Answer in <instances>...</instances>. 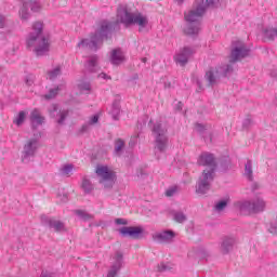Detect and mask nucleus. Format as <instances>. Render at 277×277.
<instances>
[{
  "label": "nucleus",
  "mask_w": 277,
  "mask_h": 277,
  "mask_svg": "<svg viewBox=\"0 0 277 277\" xmlns=\"http://www.w3.org/2000/svg\"><path fill=\"white\" fill-rule=\"evenodd\" d=\"M196 129L198 133H205V131H207V127L202 123H196Z\"/></svg>",
  "instance_id": "obj_43"
},
{
  "label": "nucleus",
  "mask_w": 277,
  "mask_h": 277,
  "mask_svg": "<svg viewBox=\"0 0 277 277\" xmlns=\"http://www.w3.org/2000/svg\"><path fill=\"white\" fill-rule=\"evenodd\" d=\"M205 79L208 83V88H214V85L222 79V76L220 75V71L217 70V67L210 68L206 75Z\"/></svg>",
  "instance_id": "obj_14"
},
{
  "label": "nucleus",
  "mask_w": 277,
  "mask_h": 277,
  "mask_svg": "<svg viewBox=\"0 0 277 277\" xmlns=\"http://www.w3.org/2000/svg\"><path fill=\"white\" fill-rule=\"evenodd\" d=\"M158 272H170L172 269V264L170 263H160L158 264Z\"/></svg>",
  "instance_id": "obj_37"
},
{
  "label": "nucleus",
  "mask_w": 277,
  "mask_h": 277,
  "mask_svg": "<svg viewBox=\"0 0 277 277\" xmlns=\"http://www.w3.org/2000/svg\"><path fill=\"white\" fill-rule=\"evenodd\" d=\"M197 163L199 166L207 167L199 176L196 183V194L205 196V194L211 192V183L215 181V170H217V161H215V155L203 151L198 157Z\"/></svg>",
  "instance_id": "obj_3"
},
{
  "label": "nucleus",
  "mask_w": 277,
  "mask_h": 277,
  "mask_svg": "<svg viewBox=\"0 0 277 277\" xmlns=\"http://www.w3.org/2000/svg\"><path fill=\"white\" fill-rule=\"evenodd\" d=\"M34 31L28 35L26 44L27 49H31L35 47L34 52L36 53L37 57H42V55H47L49 53V49L51 47V42H49V36L45 37L42 35L43 31V24L41 22H36L32 25Z\"/></svg>",
  "instance_id": "obj_4"
},
{
  "label": "nucleus",
  "mask_w": 277,
  "mask_h": 277,
  "mask_svg": "<svg viewBox=\"0 0 277 277\" xmlns=\"http://www.w3.org/2000/svg\"><path fill=\"white\" fill-rule=\"evenodd\" d=\"M88 129H90L89 124H83L80 129V133H87Z\"/></svg>",
  "instance_id": "obj_50"
},
{
  "label": "nucleus",
  "mask_w": 277,
  "mask_h": 277,
  "mask_svg": "<svg viewBox=\"0 0 277 277\" xmlns=\"http://www.w3.org/2000/svg\"><path fill=\"white\" fill-rule=\"evenodd\" d=\"M136 79H140V76H138L137 74H134V75L132 76V80H133V81H136Z\"/></svg>",
  "instance_id": "obj_55"
},
{
  "label": "nucleus",
  "mask_w": 277,
  "mask_h": 277,
  "mask_svg": "<svg viewBox=\"0 0 277 277\" xmlns=\"http://www.w3.org/2000/svg\"><path fill=\"white\" fill-rule=\"evenodd\" d=\"M151 135L155 137V148L159 153H166L168 148V126L163 121H156L151 128Z\"/></svg>",
  "instance_id": "obj_7"
},
{
  "label": "nucleus",
  "mask_w": 277,
  "mask_h": 277,
  "mask_svg": "<svg viewBox=\"0 0 277 277\" xmlns=\"http://www.w3.org/2000/svg\"><path fill=\"white\" fill-rule=\"evenodd\" d=\"M263 36L266 40L274 41L277 38V27H266L263 29Z\"/></svg>",
  "instance_id": "obj_23"
},
{
  "label": "nucleus",
  "mask_w": 277,
  "mask_h": 277,
  "mask_svg": "<svg viewBox=\"0 0 277 277\" xmlns=\"http://www.w3.org/2000/svg\"><path fill=\"white\" fill-rule=\"evenodd\" d=\"M5 27V16L0 15V29Z\"/></svg>",
  "instance_id": "obj_48"
},
{
  "label": "nucleus",
  "mask_w": 277,
  "mask_h": 277,
  "mask_svg": "<svg viewBox=\"0 0 277 277\" xmlns=\"http://www.w3.org/2000/svg\"><path fill=\"white\" fill-rule=\"evenodd\" d=\"M177 111H181L183 109V102H179L176 105Z\"/></svg>",
  "instance_id": "obj_53"
},
{
  "label": "nucleus",
  "mask_w": 277,
  "mask_h": 277,
  "mask_svg": "<svg viewBox=\"0 0 277 277\" xmlns=\"http://www.w3.org/2000/svg\"><path fill=\"white\" fill-rule=\"evenodd\" d=\"M84 68L89 72H98V56L97 55L91 56L85 63Z\"/></svg>",
  "instance_id": "obj_21"
},
{
  "label": "nucleus",
  "mask_w": 277,
  "mask_h": 277,
  "mask_svg": "<svg viewBox=\"0 0 277 277\" xmlns=\"http://www.w3.org/2000/svg\"><path fill=\"white\" fill-rule=\"evenodd\" d=\"M61 200L62 202H68V195L64 194Z\"/></svg>",
  "instance_id": "obj_54"
},
{
  "label": "nucleus",
  "mask_w": 277,
  "mask_h": 277,
  "mask_svg": "<svg viewBox=\"0 0 277 277\" xmlns=\"http://www.w3.org/2000/svg\"><path fill=\"white\" fill-rule=\"evenodd\" d=\"M219 168L220 172H228L230 169V157L223 156L216 161V169Z\"/></svg>",
  "instance_id": "obj_22"
},
{
  "label": "nucleus",
  "mask_w": 277,
  "mask_h": 277,
  "mask_svg": "<svg viewBox=\"0 0 277 277\" xmlns=\"http://www.w3.org/2000/svg\"><path fill=\"white\" fill-rule=\"evenodd\" d=\"M240 211L248 213H263L265 211V200L263 198H255L240 203Z\"/></svg>",
  "instance_id": "obj_8"
},
{
  "label": "nucleus",
  "mask_w": 277,
  "mask_h": 277,
  "mask_svg": "<svg viewBox=\"0 0 277 277\" xmlns=\"http://www.w3.org/2000/svg\"><path fill=\"white\" fill-rule=\"evenodd\" d=\"M50 116H51V118H56L57 117L58 119L56 120V122L60 126H64L65 122H66V118H68V111L58 110L57 105H53L52 109H50Z\"/></svg>",
  "instance_id": "obj_17"
},
{
  "label": "nucleus",
  "mask_w": 277,
  "mask_h": 277,
  "mask_svg": "<svg viewBox=\"0 0 277 277\" xmlns=\"http://www.w3.org/2000/svg\"><path fill=\"white\" fill-rule=\"evenodd\" d=\"M38 150V140L32 138L24 145L22 161H29L31 157H36V151Z\"/></svg>",
  "instance_id": "obj_11"
},
{
  "label": "nucleus",
  "mask_w": 277,
  "mask_h": 277,
  "mask_svg": "<svg viewBox=\"0 0 277 277\" xmlns=\"http://www.w3.org/2000/svg\"><path fill=\"white\" fill-rule=\"evenodd\" d=\"M29 10L31 12H40L42 5L38 1H25L19 10V17L22 21H29Z\"/></svg>",
  "instance_id": "obj_10"
},
{
  "label": "nucleus",
  "mask_w": 277,
  "mask_h": 277,
  "mask_svg": "<svg viewBox=\"0 0 277 277\" xmlns=\"http://www.w3.org/2000/svg\"><path fill=\"white\" fill-rule=\"evenodd\" d=\"M252 189H253V192L256 190V189H259V185H258L256 183H254V184L252 185Z\"/></svg>",
  "instance_id": "obj_56"
},
{
  "label": "nucleus",
  "mask_w": 277,
  "mask_h": 277,
  "mask_svg": "<svg viewBox=\"0 0 277 277\" xmlns=\"http://www.w3.org/2000/svg\"><path fill=\"white\" fill-rule=\"evenodd\" d=\"M198 254H199V256H201L202 259H206V256H209V254L207 253V250H205V249H200V250L198 251Z\"/></svg>",
  "instance_id": "obj_47"
},
{
  "label": "nucleus",
  "mask_w": 277,
  "mask_h": 277,
  "mask_svg": "<svg viewBox=\"0 0 277 277\" xmlns=\"http://www.w3.org/2000/svg\"><path fill=\"white\" fill-rule=\"evenodd\" d=\"M248 56H250V48L246 47V44L240 41L236 42V45L230 51L229 64L216 67L219 75H221V77H230V75L235 72L233 65L237 64V62H241V60H246Z\"/></svg>",
  "instance_id": "obj_6"
},
{
  "label": "nucleus",
  "mask_w": 277,
  "mask_h": 277,
  "mask_svg": "<svg viewBox=\"0 0 277 277\" xmlns=\"http://www.w3.org/2000/svg\"><path fill=\"white\" fill-rule=\"evenodd\" d=\"M226 207H228V199H223L216 202V205L214 206V209L215 211H224Z\"/></svg>",
  "instance_id": "obj_34"
},
{
  "label": "nucleus",
  "mask_w": 277,
  "mask_h": 277,
  "mask_svg": "<svg viewBox=\"0 0 277 277\" xmlns=\"http://www.w3.org/2000/svg\"><path fill=\"white\" fill-rule=\"evenodd\" d=\"M174 237H176V234L174 233V230L166 229L163 232L156 233L153 236V239H154V241H157L158 243H170V241H172V239H174Z\"/></svg>",
  "instance_id": "obj_12"
},
{
  "label": "nucleus",
  "mask_w": 277,
  "mask_h": 277,
  "mask_svg": "<svg viewBox=\"0 0 277 277\" xmlns=\"http://www.w3.org/2000/svg\"><path fill=\"white\" fill-rule=\"evenodd\" d=\"M194 55V50L189 47L183 48V50L175 56L176 64L185 66L189 62V57Z\"/></svg>",
  "instance_id": "obj_15"
},
{
  "label": "nucleus",
  "mask_w": 277,
  "mask_h": 277,
  "mask_svg": "<svg viewBox=\"0 0 277 277\" xmlns=\"http://www.w3.org/2000/svg\"><path fill=\"white\" fill-rule=\"evenodd\" d=\"M245 176H247L248 181H254L252 160H247V163L245 164Z\"/></svg>",
  "instance_id": "obj_25"
},
{
  "label": "nucleus",
  "mask_w": 277,
  "mask_h": 277,
  "mask_svg": "<svg viewBox=\"0 0 277 277\" xmlns=\"http://www.w3.org/2000/svg\"><path fill=\"white\" fill-rule=\"evenodd\" d=\"M235 243H237V240L233 236H225L221 240L220 250L222 254H229L233 252V249L235 248Z\"/></svg>",
  "instance_id": "obj_13"
},
{
  "label": "nucleus",
  "mask_w": 277,
  "mask_h": 277,
  "mask_svg": "<svg viewBox=\"0 0 277 277\" xmlns=\"http://www.w3.org/2000/svg\"><path fill=\"white\" fill-rule=\"evenodd\" d=\"M221 6L222 3H220V1H201L194 3L192 9L184 13V21L186 22L184 34H186V36H198L207 10H217V8Z\"/></svg>",
  "instance_id": "obj_2"
},
{
  "label": "nucleus",
  "mask_w": 277,
  "mask_h": 277,
  "mask_svg": "<svg viewBox=\"0 0 277 277\" xmlns=\"http://www.w3.org/2000/svg\"><path fill=\"white\" fill-rule=\"evenodd\" d=\"M268 232L272 234V235H277V219L273 220L271 222V226L268 227Z\"/></svg>",
  "instance_id": "obj_38"
},
{
  "label": "nucleus",
  "mask_w": 277,
  "mask_h": 277,
  "mask_svg": "<svg viewBox=\"0 0 277 277\" xmlns=\"http://www.w3.org/2000/svg\"><path fill=\"white\" fill-rule=\"evenodd\" d=\"M201 1H205V0H201ZM206 1H215V0H206Z\"/></svg>",
  "instance_id": "obj_59"
},
{
  "label": "nucleus",
  "mask_w": 277,
  "mask_h": 277,
  "mask_svg": "<svg viewBox=\"0 0 277 277\" xmlns=\"http://www.w3.org/2000/svg\"><path fill=\"white\" fill-rule=\"evenodd\" d=\"M40 277H55V274L49 273L48 271H42Z\"/></svg>",
  "instance_id": "obj_46"
},
{
  "label": "nucleus",
  "mask_w": 277,
  "mask_h": 277,
  "mask_svg": "<svg viewBox=\"0 0 277 277\" xmlns=\"http://www.w3.org/2000/svg\"><path fill=\"white\" fill-rule=\"evenodd\" d=\"M72 170H75L74 164H65L63 168H61V173L64 176H68L70 174V172H72Z\"/></svg>",
  "instance_id": "obj_35"
},
{
  "label": "nucleus",
  "mask_w": 277,
  "mask_h": 277,
  "mask_svg": "<svg viewBox=\"0 0 277 277\" xmlns=\"http://www.w3.org/2000/svg\"><path fill=\"white\" fill-rule=\"evenodd\" d=\"M117 19L127 28L137 25L140 32L144 31V29L148 27V17L146 15L138 11L131 12L124 6H119L117 9Z\"/></svg>",
  "instance_id": "obj_5"
},
{
  "label": "nucleus",
  "mask_w": 277,
  "mask_h": 277,
  "mask_svg": "<svg viewBox=\"0 0 277 277\" xmlns=\"http://www.w3.org/2000/svg\"><path fill=\"white\" fill-rule=\"evenodd\" d=\"M76 214L81 217L84 222H89V220H92V215L84 212L83 210H76Z\"/></svg>",
  "instance_id": "obj_36"
},
{
  "label": "nucleus",
  "mask_w": 277,
  "mask_h": 277,
  "mask_svg": "<svg viewBox=\"0 0 277 277\" xmlns=\"http://www.w3.org/2000/svg\"><path fill=\"white\" fill-rule=\"evenodd\" d=\"M173 220L174 222H177V224H183L187 222V215L181 211L173 212Z\"/></svg>",
  "instance_id": "obj_27"
},
{
  "label": "nucleus",
  "mask_w": 277,
  "mask_h": 277,
  "mask_svg": "<svg viewBox=\"0 0 277 277\" xmlns=\"http://www.w3.org/2000/svg\"><path fill=\"white\" fill-rule=\"evenodd\" d=\"M84 194H91L92 189H94V187H92V183L90 182V180L84 179L82 181V185H81Z\"/></svg>",
  "instance_id": "obj_30"
},
{
  "label": "nucleus",
  "mask_w": 277,
  "mask_h": 277,
  "mask_svg": "<svg viewBox=\"0 0 277 277\" xmlns=\"http://www.w3.org/2000/svg\"><path fill=\"white\" fill-rule=\"evenodd\" d=\"M121 237H129L130 239H144V227L142 226H123L118 229Z\"/></svg>",
  "instance_id": "obj_9"
},
{
  "label": "nucleus",
  "mask_w": 277,
  "mask_h": 277,
  "mask_svg": "<svg viewBox=\"0 0 277 277\" xmlns=\"http://www.w3.org/2000/svg\"><path fill=\"white\" fill-rule=\"evenodd\" d=\"M174 194H176V188H169L166 190V196L168 198H172V196H174Z\"/></svg>",
  "instance_id": "obj_45"
},
{
  "label": "nucleus",
  "mask_w": 277,
  "mask_h": 277,
  "mask_svg": "<svg viewBox=\"0 0 277 277\" xmlns=\"http://www.w3.org/2000/svg\"><path fill=\"white\" fill-rule=\"evenodd\" d=\"M146 62H148V58L143 57V58H142V63H143V64H146Z\"/></svg>",
  "instance_id": "obj_58"
},
{
  "label": "nucleus",
  "mask_w": 277,
  "mask_h": 277,
  "mask_svg": "<svg viewBox=\"0 0 277 277\" xmlns=\"http://www.w3.org/2000/svg\"><path fill=\"white\" fill-rule=\"evenodd\" d=\"M122 148H124V141H122V138H118L115 142V155H120V153H122Z\"/></svg>",
  "instance_id": "obj_32"
},
{
  "label": "nucleus",
  "mask_w": 277,
  "mask_h": 277,
  "mask_svg": "<svg viewBox=\"0 0 277 277\" xmlns=\"http://www.w3.org/2000/svg\"><path fill=\"white\" fill-rule=\"evenodd\" d=\"M110 62L114 64V66H120L122 62H124V55L122 54V50L115 49L111 51L110 54Z\"/></svg>",
  "instance_id": "obj_20"
},
{
  "label": "nucleus",
  "mask_w": 277,
  "mask_h": 277,
  "mask_svg": "<svg viewBox=\"0 0 277 277\" xmlns=\"http://www.w3.org/2000/svg\"><path fill=\"white\" fill-rule=\"evenodd\" d=\"M96 174L102 176L100 181H109L111 179H116V173L114 171H109V168L105 166L97 167Z\"/></svg>",
  "instance_id": "obj_19"
},
{
  "label": "nucleus",
  "mask_w": 277,
  "mask_h": 277,
  "mask_svg": "<svg viewBox=\"0 0 277 277\" xmlns=\"http://www.w3.org/2000/svg\"><path fill=\"white\" fill-rule=\"evenodd\" d=\"M27 117V113L25 110H21L16 118L13 120L14 124H17V127H21L25 122V118Z\"/></svg>",
  "instance_id": "obj_28"
},
{
  "label": "nucleus",
  "mask_w": 277,
  "mask_h": 277,
  "mask_svg": "<svg viewBox=\"0 0 277 277\" xmlns=\"http://www.w3.org/2000/svg\"><path fill=\"white\" fill-rule=\"evenodd\" d=\"M100 183L104 185V189H111L116 183V179L110 180H100Z\"/></svg>",
  "instance_id": "obj_33"
},
{
  "label": "nucleus",
  "mask_w": 277,
  "mask_h": 277,
  "mask_svg": "<svg viewBox=\"0 0 277 277\" xmlns=\"http://www.w3.org/2000/svg\"><path fill=\"white\" fill-rule=\"evenodd\" d=\"M251 124H253L252 117L247 116V118L242 122V129L248 130L250 129Z\"/></svg>",
  "instance_id": "obj_40"
},
{
  "label": "nucleus",
  "mask_w": 277,
  "mask_h": 277,
  "mask_svg": "<svg viewBox=\"0 0 277 277\" xmlns=\"http://www.w3.org/2000/svg\"><path fill=\"white\" fill-rule=\"evenodd\" d=\"M122 268V266H120V264H113L111 268L109 269L107 277H116L118 276V272H120V269Z\"/></svg>",
  "instance_id": "obj_31"
},
{
  "label": "nucleus",
  "mask_w": 277,
  "mask_h": 277,
  "mask_svg": "<svg viewBox=\"0 0 277 277\" xmlns=\"http://www.w3.org/2000/svg\"><path fill=\"white\" fill-rule=\"evenodd\" d=\"M79 90H83L85 92H90V90H92V85L90 84V82H80L78 84Z\"/></svg>",
  "instance_id": "obj_39"
},
{
  "label": "nucleus",
  "mask_w": 277,
  "mask_h": 277,
  "mask_svg": "<svg viewBox=\"0 0 277 277\" xmlns=\"http://www.w3.org/2000/svg\"><path fill=\"white\" fill-rule=\"evenodd\" d=\"M98 77H100V79H111V76H107V74H105V72H101L98 75Z\"/></svg>",
  "instance_id": "obj_51"
},
{
  "label": "nucleus",
  "mask_w": 277,
  "mask_h": 277,
  "mask_svg": "<svg viewBox=\"0 0 277 277\" xmlns=\"http://www.w3.org/2000/svg\"><path fill=\"white\" fill-rule=\"evenodd\" d=\"M30 124L32 131H36L38 127H41V124H44V117L40 115V111L38 109H34L30 113Z\"/></svg>",
  "instance_id": "obj_18"
},
{
  "label": "nucleus",
  "mask_w": 277,
  "mask_h": 277,
  "mask_svg": "<svg viewBox=\"0 0 277 277\" xmlns=\"http://www.w3.org/2000/svg\"><path fill=\"white\" fill-rule=\"evenodd\" d=\"M136 140H137V138H131V140H130L129 146H131V148H133V146H135Z\"/></svg>",
  "instance_id": "obj_52"
},
{
  "label": "nucleus",
  "mask_w": 277,
  "mask_h": 277,
  "mask_svg": "<svg viewBox=\"0 0 277 277\" xmlns=\"http://www.w3.org/2000/svg\"><path fill=\"white\" fill-rule=\"evenodd\" d=\"M96 122H98V115H94V116L91 118L89 124H96Z\"/></svg>",
  "instance_id": "obj_49"
},
{
  "label": "nucleus",
  "mask_w": 277,
  "mask_h": 277,
  "mask_svg": "<svg viewBox=\"0 0 277 277\" xmlns=\"http://www.w3.org/2000/svg\"><path fill=\"white\" fill-rule=\"evenodd\" d=\"M164 88H172V83L166 82V83H164Z\"/></svg>",
  "instance_id": "obj_57"
},
{
  "label": "nucleus",
  "mask_w": 277,
  "mask_h": 277,
  "mask_svg": "<svg viewBox=\"0 0 277 277\" xmlns=\"http://www.w3.org/2000/svg\"><path fill=\"white\" fill-rule=\"evenodd\" d=\"M26 85H34V75H28L25 78Z\"/></svg>",
  "instance_id": "obj_42"
},
{
  "label": "nucleus",
  "mask_w": 277,
  "mask_h": 277,
  "mask_svg": "<svg viewBox=\"0 0 277 277\" xmlns=\"http://www.w3.org/2000/svg\"><path fill=\"white\" fill-rule=\"evenodd\" d=\"M115 224L127 226V224H129V221H127V219H116Z\"/></svg>",
  "instance_id": "obj_44"
},
{
  "label": "nucleus",
  "mask_w": 277,
  "mask_h": 277,
  "mask_svg": "<svg viewBox=\"0 0 277 277\" xmlns=\"http://www.w3.org/2000/svg\"><path fill=\"white\" fill-rule=\"evenodd\" d=\"M177 1H183V0H177Z\"/></svg>",
  "instance_id": "obj_60"
},
{
  "label": "nucleus",
  "mask_w": 277,
  "mask_h": 277,
  "mask_svg": "<svg viewBox=\"0 0 277 277\" xmlns=\"http://www.w3.org/2000/svg\"><path fill=\"white\" fill-rule=\"evenodd\" d=\"M110 115L113 116V119H115V120L119 119V117H120V102L118 100H116L113 103Z\"/></svg>",
  "instance_id": "obj_26"
},
{
  "label": "nucleus",
  "mask_w": 277,
  "mask_h": 277,
  "mask_svg": "<svg viewBox=\"0 0 277 277\" xmlns=\"http://www.w3.org/2000/svg\"><path fill=\"white\" fill-rule=\"evenodd\" d=\"M41 222L44 226H49V228H54L56 233L64 230V224L61 221H56L54 219H50L47 215H41Z\"/></svg>",
  "instance_id": "obj_16"
},
{
  "label": "nucleus",
  "mask_w": 277,
  "mask_h": 277,
  "mask_svg": "<svg viewBox=\"0 0 277 277\" xmlns=\"http://www.w3.org/2000/svg\"><path fill=\"white\" fill-rule=\"evenodd\" d=\"M60 92V87L54 89H50L49 92L44 95L45 101H51V98H55Z\"/></svg>",
  "instance_id": "obj_29"
},
{
  "label": "nucleus",
  "mask_w": 277,
  "mask_h": 277,
  "mask_svg": "<svg viewBox=\"0 0 277 277\" xmlns=\"http://www.w3.org/2000/svg\"><path fill=\"white\" fill-rule=\"evenodd\" d=\"M118 29V22L102 19L97 23L94 32L89 38L82 39L78 43L79 49H89L90 51H98L103 47L105 40H111L115 31Z\"/></svg>",
  "instance_id": "obj_1"
},
{
  "label": "nucleus",
  "mask_w": 277,
  "mask_h": 277,
  "mask_svg": "<svg viewBox=\"0 0 277 277\" xmlns=\"http://www.w3.org/2000/svg\"><path fill=\"white\" fill-rule=\"evenodd\" d=\"M122 259H123L122 252H117L116 253V263L114 265L119 264V267H122Z\"/></svg>",
  "instance_id": "obj_41"
},
{
  "label": "nucleus",
  "mask_w": 277,
  "mask_h": 277,
  "mask_svg": "<svg viewBox=\"0 0 277 277\" xmlns=\"http://www.w3.org/2000/svg\"><path fill=\"white\" fill-rule=\"evenodd\" d=\"M47 75H48V79H50V81H55V79H57V77H60L62 75V67L56 66L54 69L48 70Z\"/></svg>",
  "instance_id": "obj_24"
}]
</instances>
